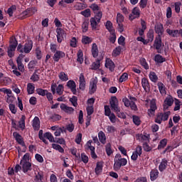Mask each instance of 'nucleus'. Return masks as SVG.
<instances>
[{"label":"nucleus","instance_id":"43","mask_svg":"<svg viewBox=\"0 0 182 182\" xmlns=\"http://www.w3.org/2000/svg\"><path fill=\"white\" fill-rule=\"evenodd\" d=\"M15 11H16V6L12 5L8 9V11H6V14L9 15V17H12Z\"/></svg>","mask_w":182,"mask_h":182},{"label":"nucleus","instance_id":"4","mask_svg":"<svg viewBox=\"0 0 182 182\" xmlns=\"http://www.w3.org/2000/svg\"><path fill=\"white\" fill-rule=\"evenodd\" d=\"M32 48H33V42H32V41H28V43H26L24 46H22V44H18V52L28 54L31 53Z\"/></svg>","mask_w":182,"mask_h":182},{"label":"nucleus","instance_id":"40","mask_svg":"<svg viewBox=\"0 0 182 182\" xmlns=\"http://www.w3.org/2000/svg\"><path fill=\"white\" fill-rule=\"evenodd\" d=\"M99 136V141H100V143H102V144H106V135L105 134V133L102 131H100V132H99L98 134Z\"/></svg>","mask_w":182,"mask_h":182},{"label":"nucleus","instance_id":"26","mask_svg":"<svg viewBox=\"0 0 182 182\" xmlns=\"http://www.w3.org/2000/svg\"><path fill=\"white\" fill-rule=\"evenodd\" d=\"M135 139L139 141H149V136L147 135H144L142 134H136V135H135Z\"/></svg>","mask_w":182,"mask_h":182},{"label":"nucleus","instance_id":"60","mask_svg":"<svg viewBox=\"0 0 182 182\" xmlns=\"http://www.w3.org/2000/svg\"><path fill=\"white\" fill-rule=\"evenodd\" d=\"M116 39H117L116 33L111 32L110 37L109 38V41H110V43L112 44H114L116 43Z\"/></svg>","mask_w":182,"mask_h":182},{"label":"nucleus","instance_id":"25","mask_svg":"<svg viewBox=\"0 0 182 182\" xmlns=\"http://www.w3.org/2000/svg\"><path fill=\"white\" fill-rule=\"evenodd\" d=\"M90 27H92V30L97 31V24L100 23V20H95V18H90Z\"/></svg>","mask_w":182,"mask_h":182},{"label":"nucleus","instance_id":"41","mask_svg":"<svg viewBox=\"0 0 182 182\" xmlns=\"http://www.w3.org/2000/svg\"><path fill=\"white\" fill-rule=\"evenodd\" d=\"M122 46L116 47V48H114V50H113L112 56L114 58L119 56L120 53H122Z\"/></svg>","mask_w":182,"mask_h":182},{"label":"nucleus","instance_id":"2","mask_svg":"<svg viewBox=\"0 0 182 182\" xmlns=\"http://www.w3.org/2000/svg\"><path fill=\"white\" fill-rule=\"evenodd\" d=\"M125 165H127V159L125 158H122L120 154H116V156H114V165L113 166L114 171L118 172L120 168Z\"/></svg>","mask_w":182,"mask_h":182},{"label":"nucleus","instance_id":"7","mask_svg":"<svg viewBox=\"0 0 182 182\" xmlns=\"http://www.w3.org/2000/svg\"><path fill=\"white\" fill-rule=\"evenodd\" d=\"M54 55L53 56V60L55 63H58L60 59L65 58V53L61 50H57L56 52H53Z\"/></svg>","mask_w":182,"mask_h":182},{"label":"nucleus","instance_id":"54","mask_svg":"<svg viewBox=\"0 0 182 182\" xmlns=\"http://www.w3.org/2000/svg\"><path fill=\"white\" fill-rule=\"evenodd\" d=\"M51 143H57L58 144H61V145H65V139H63V138H55L54 139H53V141H50Z\"/></svg>","mask_w":182,"mask_h":182},{"label":"nucleus","instance_id":"39","mask_svg":"<svg viewBox=\"0 0 182 182\" xmlns=\"http://www.w3.org/2000/svg\"><path fill=\"white\" fill-rule=\"evenodd\" d=\"M77 62L79 63V64L83 63V53L82 52L81 50H77Z\"/></svg>","mask_w":182,"mask_h":182},{"label":"nucleus","instance_id":"12","mask_svg":"<svg viewBox=\"0 0 182 182\" xmlns=\"http://www.w3.org/2000/svg\"><path fill=\"white\" fill-rule=\"evenodd\" d=\"M13 136L16 142H18V144L22 146V147L26 146L25 141H23V138L21 134H19L18 132H14Z\"/></svg>","mask_w":182,"mask_h":182},{"label":"nucleus","instance_id":"11","mask_svg":"<svg viewBox=\"0 0 182 182\" xmlns=\"http://www.w3.org/2000/svg\"><path fill=\"white\" fill-rule=\"evenodd\" d=\"M9 43L10 45H9V47L8 48V51H15L16 48H18V44L16 38H11V40H9Z\"/></svg>","mask_w":182,"mask_h":182},{"label":"nucleus","instance_id":"21","mask_svg":"<svg viewBox=\"0 0 182 182\" xmlns=\"http://www.w3.org/2000/svg\"><path fill=\"white\" fill-rule=\"evenodd\" d=\"M97 82L95 80L90 81L89 85V94L93 95L96 92Z\"/></svg>","mask_w":182,"mask_h":182},{"label":"nucleus","instance_id":"36","mask_svg":"<svg viewBox=\"0 0 182 182\" xmlns=\"http://www.w3.org/2000/svg\"><path fill=\"white\" fill-rule=\"evenodd\" d=\"M90 70H97L100 68V60L97 59L96 61L92 63V65H90Z\"/></svg>","mask_w":182,"mask_h":182},{"label":"nucleus","instance_id":"23","mask_svg":"<svg viewBox=\"0 0 182 182\" xmlns=\"http://www.w3.org/2000/svg\"><path fill=\"white\" fill-rule=\"evenodd\" d=\"M85 77L83 76L82 73H80L79 75V90L82 91L85 90Z\"/></svg>","mask_w":182,"mask_h":182},{"label":"nucleus","instance_id":"34","mask_svg":"<svg viewBox=\"0 0 182 182\" xmlns=\"http://www.w3.org/2000/svg\"><path fill=\"white\" fill-rule=\"evenodd\" d=\"M159 175V171L156 169H152L151 171V181H155Z\"/></svg>","mask_w":182,"mask_h":182},{"label":"nucleus","instance_id":"16","mask_svg":"<svg viewBox=\"0 0 182 182\" xmlns=\"http://www.w3.org/2000/svg\"><path fill=\"white\" fill-rule=\"evenodd\" d=\"M163 32H164V29H163V25L161 23H156L155 25V33L158 34V38H161L163 35Z\"/></svg>","mask_w":182,"mask_h":182},{"label":"nucleus","instance_id":"62","mask_svg":"<svg viewBox=\"0 0 182 182\" xmlns=\"http://www.w3.org/2000/svg\"><path fill=\"white\" fill-rule=\"evenodd\" d=\"M80 15L85 16V18L90 17V9H86L82 11H80Z\"/></svg>","mask_w":182,"mask_h":182},{"label":"nucleus","instance_id":"18","mask_svg":"<svg viewBox=\"0 0 182 182\" xmlns=\"http://www.w3.org/2000/svg\"><path fill=\"white\" fill-rule=\"evenodd\" d=\"M173 97H167L166 99H165V101H164V110H167L168 109V107H171L173 105Z\"/></svg>","mask_w":182,"mask_h":182},{"label":"nucleus","instance_id":"46","mask_svg":"<svg viewBox=\"0 0 182 182\" xmlns=\"http://www.w3.org/2000/svg\"><path fill=\"white\" fill-rule=\"evenodd\" d=\"M166 61V58H163L162 55L158 54L155 55V62L158 64H161Z\"/></svg>","mask_w":182,"mask_h":182},{"label":"nucleus","instance_id":"53","mask_svg":"<svg viewBox=\"0 0 182 182\" xmlns=\"http://www.w3.org/2000/svg\"><path fill=\"white\" fill-rule=\"evenodd\" d=\"M158 88L159 89V92L161 95H166V87H164V85L162 82H158Z\"/></svg>","mask_w":182,"mask_h":182},{"label":"nucleus","instance_id":"24","mask_svg":"<svg viewBox=\"0 0 182 182\" xmlns=\"http://www.w3.org/2000/svg\"><path fill=\"white\" fill-rule=\"evenodd\" d=\"M156 103L155 101H151L150 109H148V114L153 116L156 110Z\"/></svg>","mask_w":182,"mask_h":182},{"label":"nucleus","instance_id":"30","mask_svg":"<svg viewBox=\"0 0 182 182\" xmlns=\"http://www.w3.org/2000/svg\"><path fill=\"white\" fill-rule=\"evenodd\" d=\"M26 119V117L25 115H22V117H21V119L18 122V124H19V129H21V130L22 131L25 130V128H26V124H25Z\"/></svg>","mask_w":182,"mask_h":182},{"label":"nucleus","instance_id":"44","mask_svg":"<svg viewBox=\"0 0 182 182\" xmlns=\"http://www.w3.org/2000/svg\"><path fill=\"white\" fill-rule=\"evenodd\" d=\"M51 147L53 148V149H54L55 151H58V152H60L61 154L64 153V149H63V147H61V146H60L57 144H51Z\"/></svg>","mask_w":182,"mask_h":182},{"label":"nucleus","instance_id":"8","mask_svg":"<svg viewBox=\"0 0 182 182\" xmlns=\"http://www.w3.org/2000/svg\"><path fill=\"white\" fill-rule=\"evenodd\" d=\"M141 155H142V148H141V146H137L135 151L132 152L131 160L135 161L138 159V156H141Z\"/></svg>","mask_w":182,"mask_h":182},{"label":"nucleus","instance_id":"51","mask_svg":"<svg viewBox=\"0 0 182 182\" xmlns=\"http://www.w3.org/2000/svg\"><path fill=\"white\" fill-rule=\"evenodd\" d=\"M149 79L151 82L156 83L158 81V76L154 72L149 73Z\"/></svg>","mask_w":182,"mask_h":182},{"label":"nucleus","instance_id":"1","mask_svg":"<svg viewBox=\"0 0 182 182\" xmlns=\"http://www.w3.org/2000/svg\"><path fill=\"white\" fill-rule=\"evenodd\" d=\"M109 102L112 110L116 112V114H117V117L119 119H125V114L120 112V107H119V100H117V97L116 96L112 97V98H110Z\"/></svg>","mask_w":182,"mask_h":182},{"label":"nucleus","instance_id":"56","mask_svg":"<svg viewBox=\"0 0 182 182\" xmlns=\"http://www.w3.org/2000/svg\"><path fill=\"white\" fill-rule=\"evenodd\" d=\"M166 145H167V139H164L161 140V141L159 142V145H158V150H161V149H164V147H166Z\"/></svg>","mask_w":182,"mask_h":182},{"label":"nucleus","instance_id":"3","mask_svg":"<svg viewBox=\"0 0 182 182\" xmlns=\"http://www.w3.org/2000/svg\"><path fill=\"white\" fill-rule=\"evenodd\" d=\"M15 173L22 171L25 173H27L29 171H32V164L31 162H21L19 164L15 166Z\"/></svg>","mask_w":182,"mask_h":182},{"label":"nucleus","instance_id":"52","mask_svg":"<svg viewBox=\"0 0 182 182\" xmlns=\"http://www.w3.org/2000/svg\"><path fill=\"white\" fill-rule=\"evenodd\" d=\"M88 26H89V21L85 20V21L82 23V32H83V33L87 32Z\"/></svg>","mask_w":182,"mask_h":182},{"label":"nucleus","instance_id":"37","mask_svg":"<svg viewBox=\"0 0 182 182\" xmlns=\"http://www.w3.org/2000/svg\"><path fill=\"white\" fill-rule=\"evenodd\" d=\"M90 43H92V38L87 36H82V44L89 45Z\"/></svg>","mask_w":182,"mask_h":182},{"label":"nucleus","instance_id":"13","mask_svg":"<svg viewBox=\"0 0 182 182\" xmlns=\"http://www.w3.org/2000/svg\"><path fill=\"white\" fill-rule=\"evenodd\" d=\"M139 9L135 7L132 9V14L129 16V21H133L135 18H139Z\"/></svg>","mask_w":182,"mask_h":182},{"label":"nucleus","instance_id":"33","mask_svg":"<svg viewBox=\"0 0 182 182\" xmlns=\"http://www.w3.org/2000/svg\"><path fill=\"white\" fill-rule=\"evenodd\" d=\"M141 84L142 85V88H144V90L146 92V90L149 89V82L148 81V79L146 77L142 78L141 81Z\"/></svg>","mask_w":182,"mask_h":182},{"label":"nucleus","instance_id":"61","mask_svg":"<svg viewBox=\"0 0 182 182\" xmlns=\"http://www.w3.org/2000/svg\"><path fill=\"white\" fill-rule=\"evenodd\" d=\"M43 174L41 172H38L37 175L34 176V182H43Z\"/></svg>","mask_w":182,"mask_h":182},{"label":"nucleus","instance_id":"47","mask_svg":"<svg viewBox=\"0 0 182 182\" xmlns=\"http://www.w3.org/2000/svg\"><path fill=\"white\" fill-rule=\"evenodd\" d=\"M43 139H47L48 141H53V139H55L54 136H53V134L50 132H46L43 135Z\"/></svg>","mask_w":182,"mask_h":182},{"label":"nucleus","instance_id":"58","mask_svg":"<svg viewBox=\"0 0 182 182\" xmlns=\"http://www.w3.org/2000/svg\"><path fill=\"white\" fill-rule=\"evenodd\" d=\"M94 109H93V106L90 105V106H87L86 107V112L87 114V118H90V115H92L93 114Z\"/></svg>","mask_w":182,"mask_h":182},{"label":"nucleus","instance_id":"49","mask_svg":"<svg viewBox=\"0 0 182 182\" xmlns=\"http://www.w3.org/2000/svg\"><path fill=\"white\" fill-rule=\"evenodd\" d=\"M36 73L37 70H34V73H33V75H31V77H30V80H31L33 82H38L40 79V77L36 74Z\"/></svg>","mask_w":182,"mask_h":182},{"label":"nucleus","instance_id":"59","mask_svg":"<svg viewBox=\"0 0 182 182\" xmlns=\"http://www.w3.org/2000/svg\"><path fill=\"white\" fill-rule=\"evenodd\" d=\"M139 63H141V66L144 68L145 70H149V65H148V63H146V60L145 58H141L139 60Z\"/></svg>","mask_w":182,"mask_h":182},{"label":"nucleus","instance_id":"6","mask_svg":"<svg viewBox=\"0 0 182 182\" xmlns=\"http://www.w3.org/2000/svg\"><path fill=\"white\" fill-rule=\"evenodd\" d=\"M55 33H57V42L58 43H61L64 38L67 37V33H65L64 29L61 28H57V29H55Z\"/></svg>","mask_w":182,"mask_h":182},{"label":"nucleus","instance_id":"9","mask_svg":"<svg viewBox=\"0 0 182 182\" xmlns=\"http://www.w3.org/2000/svg\"><path fill=\"white\" fill-rule=\"evenodd\" d=\"M117 24H118V32L122 33L124 31V26L122 25V22H124V16L122 14H117Z\"/></svg>","mask_w":182,"mask_h":182},{"label":"nucleus","instance_id":"5","mask_svg":"<svg viewBox=\"0 0 182 182\" xmlns=\"http://www.w3.org/2000/svg\"><path fill=\"white\" fill-rule=\"evenodd\" d=\"M51 92H53V95H63L64 92V86L63 85H58L57 86V84H53L51 85Z\"/></svg>","mask_w":182,"mask_h":182},{"label":"nucleus","instance_id":"28","mask_svg":"<svg viewBox=\"0 0 182 182\" xmlns=\"http://www.w3.org/2000/svg\"><path fill=\"white\" fill-rule=\"evenodd\" d=\"M141 28H139L138 30V34L139 35V36H143L144 32H145V30H146V23H145V21H144V20L141 21Z\"/></svg>","mask_w":182,"mask_h":182},{"label":"nucleus","instance_id":"57","mask_svg":"<svg viewBox=\"0 0 182 182\" xmlns=\"http://www.w3.org/2000/svg\"><path fill=\"white\" fill-rule=\"evenodd\" d=\"M106 154L109 156L113 154V150H112V144L110 143L106 144Z\"/></svg>","mask_w":182,"mask_h":182},{"label":"nucleus","instance_id":"48","mask_svg":"<svg viewBox=\"0 0 182 182\" xmlns=\"http://www.w3.org/2000/svg\"><path fill=\"white\" fill-rule=\"evenodd\" d=\"M132 123H134V124H135L136 127L141 125V119H139V117L132 115Z\"/></svg>","mask_w":182,"mask_h":182},{"label":"nucleus","instance_id":"14","mask_svg":"<svg viewBox=\"0 0 182 182\" xmlns=\"http://www.w3.org/2000/svg\"><path fill=\"white\" fill-rule=\"evenodd\" d=\"M154 46H155V49L158 50V53H161V48L162 47L161 37H156V38H155Z\"/></svg>","mask_w":182,"mask_h":182},{"label":"nucleus","instance_id":"20","mask_svg":"<svg viewBox=\"0 0 182 182\" xmlns=\"http://www.w3.org/2000/svg\"><path fill=\"white\" fill-rule=\"evenodd\" d=\"M31 127H33V129L34 131H38L40 129V119L37 117H34L33 119V121H31Z\"/></svg>","mask_w":182,"mask_h":182},{"label":"nucleus","instance_id":"42","mask_svg":"<svg viewBox=\"0 0 182 182\" xmlns=\"http://www.w3.org/2000/svg\"><path fill=\"white\" fill-rule=\"evenodd\" d=\"M58 78L63 82H67L68 81V75L65 74L64 72H61L60 75H58Z\"/></svg>","mask_w":182,"mask_h":182},{"label":"nucleus","instance_id":"63","mask_svg":"<svg viewBox=\"0 0 182 182\" xmlns=\"http://www.w3.org/2000/svg\"><path fill=\"white\" fill-rule=\"evenodd\" d=\"M128 80V74L126 73H122L121 76H119V83H122Z\"/></svg>","mask_w":182,"mask_h":182},{"label":"nucleus","instance_id":"22","mask_svg":"<svg viewBox=\"0 0 182 182\" xmlns=\"http://www.w3.org/2000/svg\"><path fill=\"white\" fill-rule=\"evenodd\" d=\"M67 87H68V89L71 90L74 95H76V83H75L74 80H68V82H67Z\"/></svg>","mask_w":182,"mask_h":182},{"label":"nucleus","instance_id":"29","mask_svg":"<svg viewBox=\"0 0 182 182\" xmlns=\"http://www.w3.org/2000/svg\"><path fill=\"white\" fill-rule=\"evenodd\" d=\"M169 115H170V111H167L166 112L158 114V115L156 116V118L163 119L164 122H166L168 119Z\"/></svg>","mask_w":182,"mask_h":182},{"label":"nucleus","instance_id":"64","mask_svg":"<svg viewBox=\"0 0 182 182\" xmlns=\"http://www.w3.org/2000/svg\"><path fill=\"white\" fill-rule=\"evenodd\" d=\"M70 102H71V104H73V106L77 107V97L75 96H73L72 98L70 99Z\"/></svg>","mask_w":182,"mask_h":182},{"label":"nucleus","instance_id":"50","mask_svg":"<svg viewBox=\"0 0 182 182\" xmlns=\"http://www.w3.org/2000/svg\"><path fill=\"white\" fill-rule=\"evenodd\" d=\"M105 27H106V29L109 31V32L114 33V29L113 28V23H112V21H108L107 22H106Z\"/></svg>","mask_w":182,"mask_h":182},{"label":"nucleus","instance_id":"38","mask_svg":"<svg viewBox=\"0 0 182 182\" xmlns=\"http://www.w3.org/2000/svg\"><path fill=\"white\" fill-rule=\"evenodd\" d=\"M167 168V160L166 159H162L161 164H159V171L163 172Z\"/></svg>","mask_w":182,"mask_h":182},{"label":"nucleus","instance_id":"31","mask_svg":"<svg viewBox=\"0 0 182 182\" xmlns=\"http://www.w3.org/2000/svg\"><path fill=\"white\" fill-rule=\"evenodd\" d=\"M87 7V5L85 3H77L75 5H74V9L77 11H82Z\"/></svg>","mask_w":182,"mask_h":182},{"label":"nucleus","instance_id":"10","mask_svg":"<svg viewBox=\"0 0 182 182\" xmlns=\"http://www.w3.org/2000/svg\"><path fill=\"white\" fill-rule=\"evenodd\" d=\"M23 58H25V55L23 54H19V55L16 58V64H18V65L19 66V71L21 73H23L25 71V65H23V63H22Z\"/></svg>","mask_w":182,"mask_h":182},{"label":"nucleus","instance_id":"15","mask_svg":"<svg viewBox=\"0 0 182 182\" xmlns=\"http://www.w3.org/2000/svg\"><path fill=\"white\" fill-rule=\"evenodd\" d=\"M103 161H99L96 163V167L95 168V173L96 176L100 175L103 172Z\"/></svg>","mask_w":182,"mask_h":182},{"label":"nucleus","instance_id":"45","mask_svg":"<svg viewBox=\"0 0 182 182\" xmlns=\"http://www.w3.org/2000/svg\"><path fill=\"white\" fill-rule=\"evenodd\" d=\"M26 89H27V92H28V95H33V93H34V84L33 83H28Z\"/></svg>","mask_w":182,"mask_h":182},{"label":"nucleus","instance_id":"17","mask_svg":"<svg viewBox=\"0 0 182 182\" xmlns=\"http://www.w3.org/2000/svg\"><path fill=\"white\" fill-rule=\"evenodd\" d=\"M60 108L61 109V110L68 114H73L75 111L73 107H68L65 104H61V105H60Z\"/></svg>","mask_w":182,"mask_h":182},{"label":"nucleus","instance_id":"27","mask_svg":"<svg viewBox=\"0 0 182 182\" xmlns=\"http://www.w3.org/2000/svg\"><path fill=\"white\" fill-rule=\"evenodd\" d=\"M91 51H92V56L93 57V58H97L99 55V50L97 49V45H96V43L92 44Z\"/></svg>","mask_w":182,"mask_h":182},{"label":"nucleus","instance_id":"35","mask_svg":"<svg viewBox=\"0 0 182 182\" xmlns=\"http://www.w3.org/2000/svg\"><path fill=\"white\" fill-rule=\"evenodd\" d=\"M36 92L37 93V95L41 97H44L46 95L51 94V92H48L47 90H43L42 88L36 89Z\"/></svg>","mask_w":182,"mask_h":182},{"label":"nucleus","instance_id":"19","mask_svg":"<svg viewBox=\"0 0 182 182\" xmlns=\"http://www.w3.org/2000/svg\"><path fill=\"white\" fill-rule=\"evenodd\" d=\"M105 66L106 67V68L109 69L110 72H114V68H116L114 63L110 59L106 60V63L105 64Z\"/></svg>","mask_w":182,"mask_h":182},{"label":"nucleus","instance_id":"32","mask_svg":"<svg viewBox=\"0 0 182 182\" xmlns=\"http://www.w3.org/2000/svg\"><path fill=\"white\" fill-rule=\"evenodd\" d=\"M166 33L173 38H177L179 35L178 30H171L168 28L166 29Z\"/></svg>","mask_w":182,"mask_h":182},{"label":"nucleus","instance_id":"55","mask_svg":"<svg viewBox=\"0 0 182 182\" xmlns=\"http://www.w3.org/2000/svg\"><path fill=\"white\" fill-rule=\"evenodd\" d=\"M95 14V17H92L90 18H95V20L100 21L102 19V16H103L102 11H93Z\"/></svg>","mask_w":182,"mask_h":182}]
</instances>
